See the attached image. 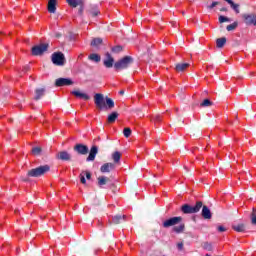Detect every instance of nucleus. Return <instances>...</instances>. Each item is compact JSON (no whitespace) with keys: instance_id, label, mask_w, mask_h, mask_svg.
I'll return each mask as SVG.
<instances>
[{"instance_id":"e433bc0d","label":"nucleus","mask_w":256,"mask_h":256,"mask_svg":"<svg viewBox=\"0 0 256 256\" xmlns=\"http://www.w3.org/2000/svg\"><path fill=\"white\" fill-rule=\"evenodd\" d=\"M123 133H124V137H131V129L130 128H125Z\"/></svg>"},{"instance_id":"dca6fc26","label":"nucleus","mask_w":256,"mask_h":256,"mask_svg":"<svg viewBox=\"0 0 256 256\" xmlns=\"http://www.w3.org/2000/svg\"><path fill=\"white\" fill-rule=\"evenodd\" d=\"M48 11L49 13H55L57 11V0L48 1Z\"/></svg>"},{"instance_id":"9b49d317","label":"nucleus","mask_w":256,"mask_h":256,"mask_svg":"<svg viewBox=\"0 0 256 256\" xmlns=\"http://www.w3.org/2000/svg\"><path fill=\"white\" fill-rule=\"evenodd\" d=\"M115 169V164L113 163H105L101 166L100 171L101 173H111Z\"/></svg>"},{"instance_id":"c756f323","label":"nucleus","mask_w":256,"mask_h":256,"mask_svg":"<svg viewBox=\"0 0 256 256\" xmlns=\"http://www.w3.org/2000/svg\"><path fill=\"white\" fill-rule=\"evenodd\" d=\"M90 13L92 15V17H97V15H99V8H97V6H94L91 8Z\"/></svg>"},{"instance_id":"4468645a","label":"nucleus","mask_w":256,"mask_h":256,"mask_svg":"<svg viewBox=\"0 0 256 256\" xmlns=\"http://www.w3.org/2000/svg\"><path fill=\"white\" fill-rule=\"evenodd\" d=\"M113 63H115V60L111 57V54L106 53V59L104 60V65L108 69H111V67H113Z\"/></svg>"},{"instance_id":"72a5a7b5","label":"nucleus","mask_w":256,"mask_h":256,"mask_svg":"<svg viewBox=\"0 0 256 256\" xmlns=\"http://www.w3.org/2000/svg\"><path fill=\"white\" fill-rule=\"evenodd\" d=\"M251 223L252 225H256V210L253 208V211L251 213Z\"/></svg>"},{"instance_id":"f8f14e48","label":"nucleus","mask_w":256,"mask_h":256,"mask_svg":"<svg viewBox=\"0 0 256 256\" xmlns=\"http://www.w3.org/2000/svg\"><path fill=\"white\" fill-rule=\"evenodd\" d=\"M57 159H60L61 161H71V154L67 151H61L57 154Z\"/></svg>"},{"instance_id":"58836bf2","label":"nucleus","mask_w":256,"mask_h":256,"mask_svg":"<svg viewBox=\"0 0 256 256\" xmlns=\"http://www.w3.org/2000/svg\"><path fill=\"white\" fill-rule=\"evenodd\" d=\"M229 22V18L225 16H220L219 17V23H227Z\"/></svg>"},{"instance_id":"0eeeda50","label":"nucleus","mask_w":256,"mask_h":256,"mask_svg":"<svg viewBox=\"0 0 256 256\" xmlns=\"http://www.w3.org/2000/svg\"><path fill=\"white\" fill-rule=\"evenodd\" d=\"M52 63L58 65L59 67L65 65V55L61 52H56L52 54Z\"/></svg>"},{"instance_id":"6ab92c4d","label":"nucleus","mask_w":256,"mask_h":256,"mask_svg":"<svg viewBox=\"0 0 256 256\" xmlns=\"http://www.w3.org/2000/svg\"><path fill=\"white\" fill-rule=\"evenodd\" d=\"M122 221H125V215H116L112 218V223H114V225H119Z\"/></svg>"},{"instance_id":"39448f33","label":"nucleus","mask_w":256,"mask_h":256,"mask_svg":"<svg viewBox=\"0 0 256 256\" xmlns=\"http://www.w3.org/2000/svg\"><path fill=\"white\" fill-rule=\"evenodd\" d=\"M243 22L245 25L251 26L254 25L256 26V14L255 13H244L241 15Z\"/></svg>"},{"instance_id":"ea45409f","label":"nucleus","mask_w":256,"mask_h":256,"mask_svg":"<svg viewBox=\"0 0 256 256\" xmlns=\"http://www.w3.org/2000/svg\"><path fill=\"white\" fill-rule=\"evenodd\" d=\"M80 181L83 185L87 183V180L85 179V174H83V172L80 174Z\"/></svg>"},{"instance_id":"a878e982","label":"nucleus","mask_w":256,"mask_h":256,"mask_svg":"<svg viewBox=\"0 0 256 256\" xmlns=\"http://www.w3.org/2000/svg\"><path fill=\"white\" fill-rule=\"evenodd\" d=\"M187 67H189V63L177 64L176 71H178V72L185 71V69H187Z\"/></svg>"},{"instance_id":"c9c22d12","label":"nucleus","mask_w":256,"mask_h":256,"mask_svg":"<svg viewBox=\"0 0 256 256\" xmlns=\"http://www.w3.org/2000/svg\"><path fill=\"white\" fill-rule=\"evenodd\" d=\"M32 153H33L34 155H41V148H40V147H34V148L32 149Z\"/></svg>"},{"instance_id":"2eb2a0df","label":"nucleus","mask_w":256,"mask_h":256,"mask_svg":"<svg viewBox=\"0 0 256 256\" xmlns=\"http://www.w3.org/2000/svg\"><path fill=\"white\" fill-rule=\"evenodd\" d=\"M97 146H93L90 150L89 156L87 157L86 161H95V157H97Z\"/></svg>"},{"instance_id":"6e6552de","label":"nucleus","mask_w":256,"mask_h":256,"mask_svg":"<svg viewBox=\"0 0 256 256\" xmlns=\"http://www.w3.org/2000/svg\"><path fill=\"white\" fill-rule=\"evenodd\" d=\"M49 44H40L32 48V55H43L47 51Z\"/></svg>"},{"instance_id":"5701e85b","label":"nucleus","mask_w":256,"mask_h":256,"mask_svg":"<svg viewBox=\"0 0 256 256\" xmlns=\"http://www.w3.org/2000/svg\"><path fill=\"white\" fill-rule=\"evenodd\" d=\"M107 181H109V178L105 176L98 177V185L99 187H103V185H107Z\"/></svg>"},{"instance_id":"de8ad7c7","label":"nucleus","mask_w":256,"mask_h":256,"mask_svg":"<svg viewBox=\"0 0 256 256\" xmlns=\"http://www.w3.org/2000/svg\"><path fill=\"white\" fill-rule=\"evenodd\" d=\"M79 13H83V7L80 8Z\"/></svg>"},{"instance_id":"a211bd4d","label":"nucleus","mask_w":256,"mask_h":256,"mask_svg":"<svg viewBox=\"0 0 256 256\" xmlns=\"http://www.w3.org/2000/svg\"><path fill=\"white\" fill-rule=\"evenodd\" d=\"M117 117H119V113L112 112L111 114L108 115L107 122L108 123H115V121H117Z\"/></svg>"},{"instance_id":"393cba45","label":"nucleus","mask_w":256,"mask_h":256,"mask_svg":"<svg viewBox=\"0 0 256 256\" xmlns=\"http://www.w3.org/2000/svg\"><path fill=\"white\" fill-rule=\"evenodd\" d=\"M225 43H227V39L226 38H218L216 40V45L219 49H221V47L225 46Z\"/></svg>"},{"instance_id":"423d86ee","label":"nucleus","mask_w":256,"mask_h":256,"mask_svg":"<svg viewBox=\"0 0 256 256\" xmlns=\"http://www.w3.org/2000/svg\"><path fill=\"white\" fill-rule=\"evenodd\" d=\"M183 221L181 216L172 217L163 222V227L165 229H169V227H175V225H179Z\"/></svg>"},{"instance_id":"9d476101","label":"nucleus","mask_w":256,"mask_h":256,"mask_svg":"<svg viewBox=\"0 0 256 256\" xmlns=\"http://www.w3.org/2000/svg\"><path fill=\"white\" fill-rule=\"evenodd\" d=\"M75 151L80 155H87L89 153V148L86 145L78 144L75 146Z\"/></svg>"},{"instance_id":"1a4fd4ad","label":"nucleus","mask_w":256,"mask_h":256,"mask_svg":"<svg viewBox=\"0 0 256 256\" xmlns=\"http://www.w3.org/2000/svg\"><path fill=\"white\" fill-rule=\"evenodd\" d=\"M56 87H65L73 85V81L69 78H59L55 82Z\"/></svg>"},{"instance_id":"f704fd0d","label":"nucleus","mask_w":256,"mask_h":256,"mask_svg":"<svg viewBox=\"0 0 256 256\" xmlns=\"http://www.w3.org/2000/svg\"><path fill=\"white\" fill-rule=\"evenodd\" d=\"M123 51V47L115 46L112 48V53H121Z\"/></svg>"},{"instance_id":"4c0bfd02","label":"nucleus","mask_w":256,"mask_h":256,"mask_svg":"<svg viewBox=\"0 0 256 256\" xmlns=\"http://www.w3.org/2000/svg\"><path fill=\"white\" fill-rule=\"evenodd\" d=\"M204 249H206V251H212L213 250V245H211V243H205L204 244Z\"/></svg>"},{"instance_id":"79ce46f5","label":"nucleus","mask_w":256,"mask_h":256,"mask_svg":"<svg viewBox=\"0 0 256 256\" xmlns=\"http://www.w3.org/2000/svg\"><path fill=\"white\" fill-rule=\"evenodd\" d=\"M219 5V2H212L210 6H208V9H214V7H217Z\"/></svg>"},{"instance_id":"bb28decb","label":"nucleus","mask_w":256,"mask_h":256,"mask_svg":"<svg viewBox=\"0 0 256 256\" xmlns=\"http://www.w3.org/2000/svg\"><path fill=\"white\" fill-rule=\"evenodd\" d=\"M112 159L114 161V163H119V161H121V153L120 152H114L112 154Z\"/></svg>"},{"instance_id":"20e7f679","label":"nucleus","mask_w":256,"mask_h":256,"mask_svg":"<svg viewBox=\"0 0 256 256\" xmlns=\"http://www.w3.org/2000/svg\"><path fill=\"white\" fill-rule=\"evenodd\" d=\"M49 171V165L39 166L38 168L31 169L28 171V177H41Z\"/></svg>"},{"instance_id":"a19ab883","label":"nucleus","mask_w":256,"mask_h":256,"mask_svg":"<svg viewBox=\"0 0 256 256\" xmlns=\"http://www.w3.org/2000/svg\"><path fill=\"white\" fill-rule=\"evenodd\" d=\"M82 173H83L84 177H86V179H91V173L90 172L83 171Z\"/></svg>"},{"instance_id":"7ed1b4c3","label":"nucleus","mask_w":256,"mask_h":256,"mask_svg":"<svg viewBox=\"0 0 256 256\" xmlns=\"http://www.w3.org/2000/svg\"><path fill=\"white\" fill-rule=\"evenodd\" d=\"M132 63H133V58H131V56H126L120 61L116 62L114 64V68L117 71H121V69H127L129 65H131Z\"/></svg>"},{"instance_id":"aec40b11","label":"nucleus","mask_w":256,"mask_h":256,"mask_svg":"<svg viewBox=\"0 0 256 256\" xmlns=\"http://www.w3.org/2000/svg\"><path fill=\"white\" fill-rule=\"evenodd\" d=\"M225 1L226 3L230 4L231 9H233V11H235L236 14L240 13L239 4H235L233 0H225Z\"/></svg>"},{"instance_id":"49530a36","label":"nucleus","mask_w":256,"mask_h":256,"mask_svg":"<svg viewBox=\"0 0 256 256\" xmlns=\"http://www.w3.org/2000/svg\"><path fill=\"white\" fill-rule=\"evenodd\" d=\"M124 93H125L124 90H121V91L119 92L120 95H124Z\"/></svg>"},{"instance_id":"a18cd8bd","label":"nucleus","mask_w":256,"mask_h":256,"mask_svg":"<svg viewBox=\"0 0 256 256\" xmlns=\"http://www.w3.org/2000/svg\"><path fill=\"white\" fill-rule=\"evenodd\" d=\"M156 121H161V117L160 116H156Z\"/></svg>"},{"instance_id":"f3484780","label":"nucleus","mask_w":256,"mask_h":256,"mask_svg":"<svg viewBox=\"0 0 256 256\" xmlns=\"http://www.w3.org/2000/svg\"><path fill=\"white\" fill-rule=\"evenodd\" d=\"M202 217L204 219H211V217H213V215L211 214V210L209 209V207L207 206H203L202 207Z\"/></svg>"},{"instance_id":"cd10ccee","label":"nucleus","mask_w":256,"mask_h":256,"mask_svg":"<svg viewBox=\"0 0 256 256\" xmlns=\"http://www.w3.org/2000/svg\"><path fill=\"white\" fill-rule=\"evenodd\" d=\"M101 43H103V40H101V38H95L92 40L91 45L92 47H99Z\"/></svg>"},{"instance_id":"09e8293b","label":"nucleus","mask_w":256,"mask_h":256,"mask_svg":"<svg viewBox=\"0 0 256 256\" xmlns=\"http://www.w3.org/2000/svg\"><path fill=\"white\" fill-rule=\"evenodd\" d=\"M221 11H227V8H222Z\"/></svg>"},{"instance_id":"c03bdc74","label":"nucleus","mask_w":256,"mask_h":256,"mask_svg":"<svg viewBox=\"0 0 256 256\" xmlns=\"http://www.w3.org/2000/svg\"><path fill=\"white\" fill-rule=\"evenodd\" d=\"M177 247L181 251V249H183V242L178 243Z\"/></svg>"},{"instance_id":"473e14b6","label":"nucleus","mask_w":256,"mask_h":256,"mask_svg":"<svg viewBox=\"0 0 256 256\" xmlns=\"http://www.w3.org/2000/svg\"><path fill=\"white\" fill-rule=\"evenodd\" d=\"M237 22H234V23H232V24H229L227 27H226V29H227V31H235V29H237Z\"/></svg>"},{"instance_id":"412c9836","label":"nucleus","mask_w":256,"mask_h":256,"mask_svg":"<svg viewBox=\"0 0 256 256\" xmlns=\"http://www.w3.org/2000/svg\"><path fill=\"white\" fill-rule=\"evenodd\" d=\"M88 59L90 61H93L94 63H99V61H101V56H99L98 54L92 53L88 56Z\"/></svg>"},{"instance_id":"b1692460","label":"nucleus","mask_w":256,"mask_h":256,"mask_svg":"<svg viewBox=\"0 0 256 256\" xmlns=\"http://www.w3.org/2000/svg\"><path fill=\"white\" fill-rule=\"evenodd\" d=\"M174 233H183L185 231V224H180L173 227Z\"/></svg>"},{"instance_id":"8fccbe9b","label":"nucleus","mask_w":256,"mask_h":256,"mask_svg":"<svg viewBox=\"0 0 256 256\" xmlns=\"http://www.w3.org/2000/svg\"><path fill=\"white\" fill-rule=\"evenodd\" d=\"M205 256H211V255H209V254H206Z\"/></svg>"},{"instance_id":"f257e3e1","label":"nucleus","mask_w":256,"mask_h":256,"mask_svg":"<svg viewBox=\"0 0 256 256\" xmlns=\"http://www.w3.org/2000/svg\"><path fill=\"white\" fill-rule=\"evenodd\" d=\"M94 103L100 111L107 110V109H113L115 107V102L113 99L103 96L101 93H96L94 95Z\"/></svg>"},{"instance_id":"2f4dec72","label":"nucleus","mask_w":256,"mask_h":256,"mask_svg":"<svg viewBox=\"0 0 256 256\" xmlns=\"http://www.w3.org/2000/svg\"><path fill=\"white\" fill-rule=\"evenodd\" d=\"M68 5H70V7H77V5H79V0H66Z\"/></svg>"},{"instance_id":"7c9ffc66","label":"nucleus","mask_w":256,"mask_h":256,"mask_svg":"<svg viewBox=\"0 0 256 256\" xmlns=\"http://www.w3.org/2000/svg\"><path fill=\"white\" fill-rule=\"evenodd\" d=\"M211 105H213V102H211V100H209V99H205V100L200 104V106H202V107H211Z\"/></svg>"},{"instance_id":"37998d69","label":"nucleus","mask_w":256,"mask_h":256,"mask_svg":"<svg viewBox=\"0 0 256 256\" xmlns=\"http://www.w3.org/2000/svg\"><path fill=\"white\" fill-rule=\"evenodd\" d=\"M218 231L220 233H225V231H227V229L225 227H223V226H218Z\"/></svg>"},{"instance_id":"c85d7f7f","label":"nucleus","mask_w":256,"mask_h":256,"mask_svg":"<svg viewBox=\"0 0 256 256\" xmlns=\"http://www.w3.org/2000/svg\"><path fill=\"white\" fill-rule=\"evenodd\" d=\"M44 93H45V89H37V90H36L35 99H36V100L41 99V97H43Z\"/></svg>"},{"instance_id":"4be33fe9","label":"nucleus","mask_w":256,"mask_h":256,"mask_svg":"<svg viewBox=\"0 0 256 256\" xmlns=\"http://www.w3.org/2000/svg\"><path fill=\"white\" fill-rule=\"evenodd\" d=\"M234 231H237V233H243L245 231V224H236L232 226Z\"/></svg>"},{"instance_id":"ddd939ff","label":"nucleus","mask_w":256,"mask_h":256,"mask_svg":"<svg viewBox=\"0 0 256 256\" xmlns=\"http://www.w3.org/2000/svg\"><path fill=\"white\" fill-rule=\"evenodd\" d=\"M72 95H74L75 97H78L79 99H84V101H89V99H91L89 94H86L80 91H72Z\"/></svg>"},{"instance_id":"f03ea898","label":"nucleus","mask_w":256,"mask_h":256,"mask_svg":"<svg viewBox=\"0 0 256 256\" xmlns=\"http://www.w3.org/2000/svg\"><path fill=\"white\" fill-rule=\"evenodd\" d=\"M201 207H203V202L199 201L195 206H191L189 204L183 205L181 211L185 214L199 213V211H201Z\"/></svg>"}]
</instances>
